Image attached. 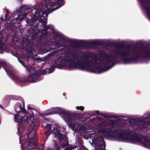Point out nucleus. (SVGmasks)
<instances>
[{
	"label": "nucleus",
	"mask_w": 150,
	"mask_h": 150,
	"mask_svg": "<svg viewBox=\"0 0 150 150\" xmlns=\"http://www.w3.org/2000/svg\"><path fill=\"white\" fill-rule=\"evenodd\" d=\"M65 52H76L75 51L71 48V47L68 46V49L66 50Z\"/></svg>",
	"instance_id": "10"
},
{
	"label": "nucleus",
	"mask_w": 150,
	"mask_h": 150,
	"mask_svg": "<svg viewBox=\"0 0 150 150\" xmlns=\"http://www.w3.org/2000/svg\"><path fill=\"white\" fill-rule=\"evenodd\" d=\"M52 126L51 124H49L46 125V128L47 129V131L45 132L46 135L48 136L51 133V130L52 128Z\"/></svg>",
	"instance_id": "9"
},
{
	"label": "nucleus",
	"mask_w": 150,
	"mask_h": 150,
	"mask_svg": "<svg viewBox=\"0 0 150 150\" xmlns=\"http://www.w3.org/2000/svg\"><path fill=\"white\" fill-rule=\"evenodd\" d=\"M46 73V71L44 70H42L41 71V73L42 74H45Z\"/></svg>",
	"instance_id": "17"
},
{
	"label": "nucleus",
	"mask_w": 150,
	"mask_h": 150,
	"mask_svg": "<svg viewBox=\"0 0 150 150\" xmlns=\"http://www.w3.org/2000/svg\"><path fill=\"white\" fill-rule=\"evenodd\" d=\"M6 14L5 16V19L3 20L4 21H6L8 19V17L10 14V12L7 9L6 10Z\"/></svg>",
	"instance_id": "12"
},
{
	"label": "nucleus",
	"mask_w": 150,
	"mask_h": 150,
	"mask_svg": "<svg viewBox=\"0 0 150 150\" xmlns=\"http://www.w3.org/2000/svg\"><path fill=\"white\" fill-rule=\"evenodd\" d=\"M76 109L77 110H83L84 109V108L83 106H78V107H76Z\"/></svg>",
	"instance_id": "16"
},
{
	"label": "nucleus",
	"mask_w": 150,
	"mask_h": 150,
	"mask_svg": "<svg viewBox=\"0 0 150 150\" xmlns=\"http://www.w3.org/2000/svg\"><path fill=\"white\" fill-rule=\"evenodd\" d=\"M0 108H3V107L1 105H0Z\"/></svg>",
	"instance_id": "19"
},
{
	"label": "nucleus",
	"mask_w": 150,
	"mask_h": 150,
	"mask_svg": "<svg viewBox=\"0 0 150 150\" xmlns=\"http://www.w3.org/2000/svg\"><path fill=\"white\" fill-rule=\"evenodd\" d=\"M96 113L95 114H93V115H98V111H96Z\"/></svg>",
	"instance_id": "18"
},
{
	"label": "nucleus",
	"mask_w": 150,
	"mask_h": 150,
	"mask_svg": "<svg viewBox=\"0 0 150 150\" xmlns=\"http://www.w3.org/2000/svg\"><path fill=\"white\" fill-rule=\"evenodd\" d=\"M100 121L99 124L96 126V133H91L93 145L96 150H105V143L104 138L117 141L129 142L123 141L124 139H135L133 134L134 131L141 129H150V114L145 115L138 121L134 119L129 121V129L125 132H120L122 127L118 119L114 120L106 118L101 115L96 118Z\"/></svg>",
	"instance_id": "1"
},
{
	"label": "nucleus",
	"mask_w": 150,
	"mask_h": 150,
	"mask_svg": "<svg viewBox=\"0 0 150 150\" xmlns=\"http://www.w3.org/2000/svg\"><path fill=\"white\" fill-rule=\"evenodd\" d=\"M135 139H124V141L129 142L133 144L141 145L146 148L150 149V137H145L141 135H135Z\"/></svg>",
	"instance_id": "4"
},
{
	"label": "nucleus",
	"mask_w": 150,
	"mask_h": 150,
	"mask_svg": "<svg viewBox=\"0 0 150 150\" xmlns=\"http://www.w3.org/2000/svg\"><path fill=\"white\" fill-rule=\"evenodd\" d=\"M54 109L59 110L61 113V116L67 124L69 127L74 132H79L81 130V125L78 122L77 117L75 115L71 113L70 111L62 109L59 108H55Z\"/></svg>",
	"instance_id": "3"
},
{
	"label": "nucleus",
	"mask_w": 150,
	"mask_h": 150,
	"mask_svg": "<svg viewBox=\"0 0 150 150\" xmlns=\"http://www.w3.org/2000/svg\"><path fill=\"white\" fill-rule=\"evenodd\" d=\"M54 67H52L48 69L49 71H48V72L50 73H52L54 71Z\"/></svg>",
	"instance_id": "14"
},
{
	"label": "nucleus",
	"mask_w": 150,
	"mask_h": 150,
	"mask_svg": "<svg viewBox=\"0 0 150 150\" xmlns=\"http://www.w3.org/2000/svg\"><path fill=\"white\" fill-rule=\"evenodd\" d=\"M52 132L55 135V137L62 142V148H64L68 144V142L67 137L61 134L59 130L57 129L54 128Z\"/></svg>",
	"instance_id": "6"
},
{
	"label": "nucleus",
	"mask_w": 150,
	"mask_h": 150,
	"mask_svg": "<svg viewBox=\"0 0 150 150\" xmlns=\"http://www.w3.org/2000/svg\"><path fill=\"white\" fill-rule=\"evenodd\" d=\"M2 44H1L0 43V53H4V50L3 49V47Z\"/></svg>",
	"instance_id": "13"
},
{
	"label": "nucleus",
	"mask_w": 150,
	"mask_h": 150,
	"mask_svg": "<svg viewBox=\"0 0 150 150\" xmlns=\"http://www.w3.org/2000/svg\"><path fill=\"white\" fill-rule=\"evenodd\" d=\"M15 111L18 114L14 115L15 121L18 123V134L19 136L20 143L23 140H26V142L21 146L22 150H29L35 144L36 141V136L35 129L38 128V122L35 120L37 118L38 112L34 109L30 108L28 109V114L25 110L23 105L19 103H17L14 107ZM55 149L51 150L48 149L47 150H60L59 146L55 144ZM41 146L38 150H44Z\"/></svg>",
	"instance_id": "2"
},
{
	"label": "nucleus",
	"mask_w": 150,
	"mask_h": 150,
	"mask_svg": "<svg viewBox=\"0 0 150 150\" xmlns=\"http://www.w3.org/2000/svg\"><path fill=\"white\" fill-rule=\"evenodd\" d=\"M49 34V32H47V35H48V34Z\"/></svg>",
	"instance_id": "20"
},
{
	"label": "nucleus",
	"mask_w": 150,
	"mask_h": 150,
	"mask_svg": "<svg viewBox=\"0 0 150 150\" xmlns=\"http://www.w3.org/2000/svg\"><path fill=\"white\" fill-rule=\"evenodd\" d=\"M30 11V9H29L26 6H24L21 7L20 9L17 10L15 12V13L17 15L18 14V16L15 19L12 20L9 25L11 24V26H13V25L14 26L16 24L18 19L19 21L23 19Z\"/></svg>",
	"instance_id": "5"
},
{
	"label": "nucleus",
	"mask_w": 150,
	"mask_h": 150,
	"mask_svg": "<svg viewBox=\"0 0 150 150\" xmlns=\"http://www.w3.org/2000/svg\"><path fill=\"white\" fill-rule=\"evenodd\" d=\"M75 148H76V146L74 147H73L72 146H71L66 148L65 150H72L73 149H74Z\"/></svg>",
	"instance_id": "15"
},
{
	"label": "nucleus",
	"mask_w": 150,
	"mask_h": 150,
	"mask_svg": "<svg viewBox=\"0 0 150 150\" xmlns=\"http://www.w3.org/2000/svg\"><path fill=\"white\" fill-rule=\"evenodd\" d=\"M76 144H78L79 146L81 145V141L80 140V139L79 137H77L76 139Z\"/></svg>",
	"instance_id": "11"
},
{
	"label": "nucleus",
	"mask_w": 150,
	"mask_h": 150,
	"mask_svg": "<svg viewBox=\"0 0 150 150\" xmlns=\"http://www.w3.org/2000/svg\"><path fill=\"white\" fill-rule=\"evenodd\" d=\"M107 40L96 39L90 40H83L82 42L87 44L101 45L106 42Z\"/></svg>",
	"instance_id": "7"
},
{
	"label": "nucleus",
	"mask_w": 150,
	"mask_h": 150,
	"mask_svg": "<svg viewBox=\"0 0 150 150\" xmlns=\"http://www.w3.org/2000/svg\"><path fill=\"white\" fill-rule=\"evenodd\" d=\"M54 38L56 42V46L58 47H60L64 45V40L62 37L57 35L56 36L54 37Z\"/></svg>",
	"instance_id": "8"
},
{
	"label": "nucleus",
	"mask_w": 150,
	"mask_h": 150,
	"mask_svg": "<svg viewBox=\"0 0 150 150\" xmlns=\"http://www.w3.org/2000/svg\"><path fill=\"white\" fill-rule=\"evenodd\" d=\"M35 6V7L36 8V7L37 6Z\"/></svg>",
	"instance_id": "22"
},
{
	"label": "nucleus",
	"mask_w": 150,
	"mask_h": 150,
	"mask_svg": "<svg viewBox=\"0 0 150 150\" xmlns=\"http://www.w3.org/2000/svg\"><path fill=\"white\" fill-rule=\"evenodd\" d=\"M1 19L2 20H3V17H2L1 18Z\"/></svg>",
	"instance_id": "21"
}]
</instances>
